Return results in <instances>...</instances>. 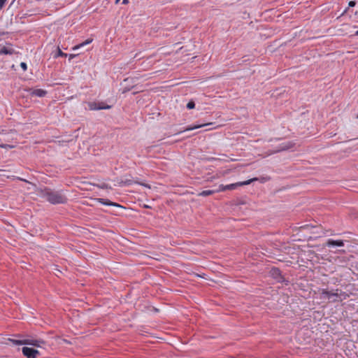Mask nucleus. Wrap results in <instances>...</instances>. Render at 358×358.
Here are the masks:
<instances>
[{"mask_svg":"<svg viewBox=\"0 0 358 358\" xmlns=\"http://www.w3.org/2000/svg\"><path fill=\"white\" fill-rule=\"evenodd\" d=\"M29 185H31L35 189L36 194L39 196L46 199L52 204L64 203L66 202V198L60 192L51 189L48 187L38 188L29 180H24Z\"/></svg>","mask_w":358,"mask_h":358,"instance_id":"nucleus-1","label":"nucleus"},{"mask_svg":"<svg viewBox=\"0 0 358 358\" xmlns=\"http://www.w3.org/2000/svg\"><path fill=\"white\" fill-rule=\"evenodd\" d=\"M252 181L253 180H243L242 182H238L227 185L225 186L220 185L219 189H220V191L232 190V189H236L238 187L249 185Z\"/></svg>","mask_w":358,"mask_h":358,"instance_id":"nucleus-2","label":"nucleus"},{"mask_svg":"<svg viewBox=\"0 0 358 358\" xmlns=\"http://www.w3.org/2000/svg\"><path fill=\"white\" fill-rule=\"evenodd\" d=\"M22 352L23 355L27 358H37V357L40 355L38 350L29 347H23Z\"/></svg>","mask_w":358,"mask_h":358,"instance_id":"nucleus-3","label":"nucleus"},{"mask_svg":"<svg viewBox=\"0 0 358 358\" xmlns=\"http://www.w3.org/2000/svg\"><path fill=\"white\" fill-rule=\"evenodd\" d=\"M338 289H336L335 291H329L326 289H322L321 294L323 297L330 300L333 296L338 297L342 294V291L340 290V293H338Z\"/></svg>","mask_w":358,"mask_h":358,"instance_id":"nucleus-4","label":"nucleus"},{"mask_svg":"<svg viewBox=\"0 0 358 358\" xmlns=\"http://www.w3.org/2000/svg\"><path fill=\"white\" fill-rule=\"evenodd\" d=\"M325 246L331 248V247H343L344 246V241L343 240H333L328 239L324 244Z\"/></svg>","mask_w":358,"mask_h":358,"instance_id":"nucleus-5","label":"nucleus"},{"mask_svg":"<svg viewBox=\"0 0 358 358\" xmlns=\"http://www.w3.org/2000/svg\"><path fill=\"white\" fill-rule=\"evenodd\" d=\"M271 274L273 278L277 280L278 282L283 281L284 280V278L281 273V271L278 268H273L271 270Z\"/></svg>","mask_w":358,"mask_h":358,"instance_id":"nucleus-6","label":"nucleus"},{"mask_svg":"<svg viewBox=\"0 0 358 358\" xmlns=\"http://www.w3.org/2000/svg\"><path fill=\"white\" fill-rule=\"evenodd\" d=\"M28 345H33L35 347L41 348L43 345L45 344V342L42 339H34L28 338Z\"/></svg>","mask_w":358,"mask_h":358,"instance_id":"nucleus-7","label":"nucleus"},{"mask_svg":"<svg viewBox=\"0 0 358 358\" xmlns=\"http://www.w3.org/2000/svg\"><path fill=\"white\" fill-rule=\"evenodd\" d=\"M96 200L101 203V204H103V205H106V206H117V207H121V206L117 203H115V202H113L108 199H102V198H98V199H96Z\"/></svg>","mask_w":358,"mask_h":358,"instance_id":"nucleus-8","label":"nucleus"},{"mask_svg":"<svg viewBox=\"0 0 358 358\" xmlns=\"http://www.w3.org/2000/svg\"><path fill=\"white\" fill-rule=\"evenodd\" d=\"M90 110H102V109H109L110 106L108 105H104L103 103H90Z\"/></svg>","mask_w":358,"mask_h":358,"instance_id":"nucleus-9","label":"nucleus"},{"mask_svg":"<svg viewBox=\"0 0 358 358\" xmlns=\"http://www.w3.org/2000/svg\"><path fill=\"white\" fill-rule=\"evenodd\" d=\"M14 50L10 46H3L0 48V55H12Z\"/></svg>","mask_w":358,"mask_h":358,"instance_id":"nucleus-10","label":"nucleus"},{"mask_svg":"<svg viewBox=\"0 0 358 358\" xmlns=\"http://www.w3.org/2000/svg\"><path fill=\"white\" fill-rule=\"evenodd\" d=\"M213 124V123H206V124H194L193 126H189L188 127H187L184 131H192V130H194V129H199V128H201V127H206V126H208V125H211Z\"/></svg>","mask_w":358,"mask_h":358,"instance_id":"nucleus-11","label":"nucleus"},{"mask_svg":"<svg viewBox=\"0 0 358 358\" xmlns=\"http://www.w3.org/2000/svg\"><path fill=\"white\" fill-rule=\"evenodd\" d=\"M47 92L42 89H36L32 91L31 94L38 97L45 96Z\"/></svg>","mask_w":358,"mask_h":358,"instance_id":"nucleus-12","label":"nucleus"},{"mask_svg":"<svg viewBox=\"0 0 358 358\" xmlns=\"http://www.w3.org/2000/svg\"><path fill=\"white\" fill-rule=\"evenodd\" d=\"M10 341L17 345H28V343H29L28 338L20 339V340L10 339Z\"/></svg>","mask_w":358,"mask_h":358,"instance_id":"nucleus-13","label":"nucleus"},{"mask_svg":"<svg viewBox=\"0 0 358 358\" xmlns=\"http://www.w3.org/2000/svg\"><path fill=\"white\" fill-rule=\"evenodd\" d=\"M220 192L219 189H217L203 190L201 192H200L199 194V196H207L211 195V194H214L215 192Z\"/></svg>","mask_w":358,"mask_h":358,"instance_id":"nucleus-14","label":"nucleus"},{"mask_svg":"<svg viewBox=\"0 0 358 358\" xmlns=\"http://www.w3.org/2000/svg\"><path fill=\"white\" fill-rule=\"evenodd\" d=\"M92 42V39H91V38L87 39L85 41L73 47L72 50H78L80 48L84 47L85 45H87L91 43Z\"/></svg>","mask_w":358,"mask_h":358,"instance_id":"nucleus-15","label":"nucleus"},{"mask_svg":"<svg viewBox=\"0 0 358 358\" xmlns=\"http://www.w3.org/2000/svg\"><path fill=\"white\" fill-rule=\"evenodd\" d=\"M90 184L95 185V184H92V183H90ZM96 186H97V187H99V188H101V189H111V187H109L108 185H106L105 183H102L101 185H96Z\"/></svg>","mask_w":358,"mask_h":358,"instance_id":"nucleus-16","label":"nucleus"},{"mask_svg":"<svg viewBox=\"0 0 358 358\" xmlns=\"http://www.w3.org/2000/svg\"><path fill=\"white\" fill-rule=\"evenodd\" d=\"M134 180H121V182H120V185L121 186H124V185H129L132 183Z\"/></svg>","mask_w":358,"mask_h":358,"instance_id":"nucleus-17","label":"nucleus"},{"mask_svg":"<svg viewBox=\"0 0 358 358\" xmlns=\"http://www.w3.org/2000/svg\"><path fill=\"white\" fill-rule=\"evenodd\" d=\"M67 55L64 53L59 48H58V51H57V55H55V57H66Z\"/></svg>","mask_w":358,"mask_h":358,"instance_id":"nucleus-18","label":"nucleus"},{"mask_svg":"<svg viewBox=\"0 0 358 358\" xmlns=\"http://www.w3.org/2000/svg\"><path fill=\"white\" fill-rule=\"evenodd\" d=\"M195 107V103L194 101H189L187 104V108L188 109H192Z\"/></svg>","mask_w":358,"mask_h":358,"instance_id":"nucleus-19","label":"nucleus"},{"mask_svg":"<svg viewBox=\"0 0 358 358\" xmlns=\"http://www.w3.org/2000/svg\"><path fill=\"white\" fill-rule=\"evenodd\" d=\"M20 66L21 68L24 70V71H26L27 69V65L26 63L24 62H21L20 63Z\"/></svg>","mask_w":358,"mask_h":358,"instance_id":"nucleus-20","label":"nucleus"},{"mask_svg":"<svg viewBox=\"0 0 358 358\" xmlns=\"http://www.w3.org/2000/svg\"><path fill=\"white\" fill-rule=\"evenodd\" d=\"M7 0H0V10L4 6Z\"/></svg>","mask_w":358,"mask_h":358,"instance_id":"nucleus-21","label":"nucleus"},{"mask_svg":"<svg viewBox=\"0 0 358 358\" xmlns=\"http://www.w3.org/2000/svg\"><path fill=\"white\" fill-rule=\"evenodd\" d=\"M136 183H138V184H139L141 185H143V186H145L146 187L150 188V186L149 185H148V184H145V183H143V182H138L137 181H136Z\"/></svg>","mask_w":358,"mask_h":358,"instance_id":"nucleus-22","label":"nucleus"},{"mask_svg":"<svg viewBox=\"0 0 358 358\" xmlns=\"http://www.w3.org/2000/svg\"><path fill=\"white\" fill-rule=\"evenodd\" d=\"M355 4H356L355 1H350V2H349L348 6H349L350 7H353V6H355Z\"/></svg>","mask_w":358,"mask_h":358,"instance_id":"nucleus-23","label":"nucleus"},{"mask_svg":"<svg viewBox=\"0 0 358 358\" xmlns=\"http://www.w3.org/2000/svg\"><path fill=\"white\" fill-rule=\"evenodd\" d=\"M120 0H116V2H118ZM122 3L123 4H127L128 3V0H123L122 1Z\"/></svg>","mask_w":358,"mask_h":358,"instance_id":"nucleus-24","label":"nucleus"},{"mask_svg":"<svg viewBox=\"0 0 358 358\" xmlns=\"http://www.w3.org/2000/svg\"><path fill=\"white\" fill-rule=\"evenodd\" d=\"M286 148L285 147H282V148H280L279 150H285Z\"/></svg>","mask_w":358,"mask_h":358,"instance_id":"nucleus-25","label":"nucleus"},{"mask_svg":"<svg viewBox=\"0 0 358 358\" xmlns=\"http://www.w3.org/2000/svg\"><path fill=\"white\" fill-rule=\"evenodd\" d=\"M75 57V55H70V58H73V57Z\"/></svg>","mask_w":358,"mask_h":358,"instance_id":"nucleus-26","label":"nucleus"},{"mask_svg":"<svg viewBox=\"0 0 358 358\" xmlns=\"http://www.w3.org/2000/svg\"><path fill=\"white\" fill-rule=\"evenodd\" d=\"M338 301V300H337L336 299H333V300H332V301H333V302H336V301Z\"/></svg>","mask_w":358,"mask_h":358,"instance_id":"nucleus-27","label":"nucleus"},{"mask_svg":"<svg viewBox=\"0 0 358 358\" xmlns=\"http://www.w3.org/2000/svg\"><path fill=\"white\" fill-rule=\"evenodd\" d=\"M81 183H82V184H86L87 182H85V181H81Z\"/></svg>","mask_w":358,"mask_h":358,"instance_id":"nucleus-28","label":"nucleus"},{"mask_svg":"<svg viewBox=\"0 0 358 358\" xmlns=\"http://www.w3.org/2000/svg\"><path fill=\"white\" fill-rule=\"evenodd\" d=\"M355 34L358 36V30L356 31Z\"/></svg>","mask_w":358,"mask_h":358,"instance_id":"nucleus-29","label":"nucleus"},{"mask_svg":"<svg viewBox=\"0 0 358 358\" xmlns=\"http://www.w3.org/2000/svg\"><path fill=\"white\" fill-rule=\"evenodd\" d=\"M357 118H358V115H357Z\"/></svg>","mask_w":358,"mask_h":358,"instance_id":"nucleus-30","label":"nucleus"}]
</instances>
